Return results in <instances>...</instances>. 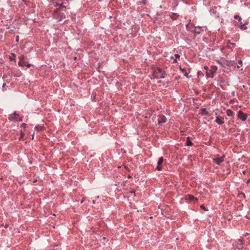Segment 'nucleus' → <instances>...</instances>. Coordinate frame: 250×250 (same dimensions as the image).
Listing matches in <instances>:
<instances>
[{"mask_svg": "<svg viewBox=\"0 0 250 250\" xmlns=\"http://www.w3.org/2000/svg\"><path fill=\"white\" fill-rule=\"evenodd\" d=\"M65 8V6L62 5V4L59 5V7L56 8L53 13V17L56 19L58 21H61L62 19L65 18V15L62 12V11H64L63 9Z\"/></svg>", "mask_w": 250, "mask_h": 250, "instance_id": "f257e3e1", "label": "nucleus"}, {"mask_svg": "<svg viewBox=\"0 0 250 250\" xmlns=\"http://www.w3.org/2000/svg\"><path fill=\"white\" fill-rule=\"evenodd\" d=\"M153 75L157 79L165 78V73L159 67L155 68L153 70Z\"/></svg>", "mask_w": 250, "mask_h": 250, "instance_id": "f03ea898", "label": "nucleus"}, {"mask_svg": "<svg viewBox=\"0 0 250 250\" xmlns=\"http://www.w3.org/2000/svg\"><path fill=\"white\" fill-rule=\"evenodd\" d=\"M217 68L215 66H211L208 71L206 72L207 77L213 78L214 74L216 73Z\"/></svg>", "mask_w": 250, "mask_h": 250, "instance_id": "7ed1b4c3", "label": "nucleus"}, {"mask_svg": "<svg viewBox=\"0 0 250 250\" xmlns=\"http://www.w3.org/2000/svg\"><path fill=\"white\" fill-rule=\"evenodd\" d=\"M9 119L12 121H19L21 120L20 115L16 113L10 115L9 117Z\"/></svg>", "mask_w": 250, "mask_h": 250, "instance_id": "20e7f679", "label": "nucleus"}, {"mask_svg": "<svg viewBox=\"0 0 250 250\" xmlns=\"http://www.w3.org/2000/svg\"><path fill=\"white\" fill-rule=\"evenodd\" d=\"M238 117L242 121H245L247 119L248 115L247 114L244 113L241 111H239L238 113Z\"/></svg>", "mask_w": 250, "mask_h": 250, "instance_id": "39448f33", "label": "nucleus"}, {"mask_svg": "<svg viewBox=\"0 0 250 250\" xmlns=\"http://www.w3.org/2000/svg\"><path fill=\"white\" fill-rule=\"evenodd\" d=\"M164 162V158L163 157H161L159 158L158 163H157V166L156 168V169L158 171H161L162 169V167L161 166L162 164Z\"/></svg>", "mask_w": 250, "mask_h": 250, "instance_id": "423d86ee", "label": "nucleus"}, {"mask_svg": "<svg viewBox=\"0 0 250 250\" xmlns=\"http://www.w3.org/2000/svg\"><path fill=\"white\" fill-rule=\"evenodd\" d=\"M19 64L20 66H27L28 67L30 66V64H27L23 60V56L20 57V61L19 62Z\"/></svg>", "mask_w": 250, "mask_h": 250, "instance_id": "0eeeda50", "label": "nucleus"}, {"mask_svg": "<svg viewBox=\"0 0 250 250\" xmlns=\"http://www.w3.org/2000/svg\"><path fill=\"white\" fill-rule=\"evenodd\" d=\"M225 156H222L221 157H216L213 159V161L218 165H219L222 162L224 161V158Z\"/></svg>", "mask_w": 250, "mask_h": 250, "instance_id": "6e6552de", "label": "nucleus"}, {"mask_svg": "<svg viewBox=\"0 0 250 250\" xmlns=\"http://www.w3.org/2000/svg\"><path fill=\"white\" fill-rule=\"evenodd\" d=\"M187 199L191 202H195L197 201V199L192 195H188Z\"/></svg>", "mask_w": 250, "mask_h": 250, "instance_id": "1a4fd4ad", "label": "nucleus"}, {"mask_svg": "<svg viewBox=\"0 0 250 250\" xmlns=\"http://www.w3.org/2000/svg\"><path fill=\"white\" fill-rule=\"evenodd\" d=\"M166 121H167V118L165 116H162L161 117V118L159 121V124L164 123H166Z\"/></svg>", "mask_w": 250, "mask_h": 250, "instance_id": "9d476101", "label": "nucleus"}, {"mask_svg": "<svg viewBox=\"0 0 250 250\" xmlns=\"http://www.w3.org/2000/svg\"><path fill=\"white\" fill-rule=\"evenodd\" d=\"M227 114L228 116H233L234 115V113L231 110L228 109L227 110Z\"/></svg>", "mask_w": 250, "mask_h": 250, "instance_id": "9b49d317", "label": "nucleus"}, {"mask_svg": "<svg viewBox=\"0 0 250 250\" xmlns=\"http://www.w3.org/2000/svg\"><path fill=\"white\" fill-rule=\"evenodd\" d=\"M180 70L181 71L184 73V75L187 77H188V73L186 71V69L185 68H180Z\"/></svg>", "mask_w": 250, "mask_h": 250, "instance_id": "f8f14e48", "label": "nucleus"}, {"mask_svg": "<svg viewBox=\"0 0 250 250\" xmlns=\"http://www.w3.org/2000/svg\"><path fill=\"white\" fill-rule=\"evenodd\" d=\"M216 122L219 125H222L224 123L223 121H222L221 119L219 118L218 117H217V119H216Z\"/></svg>", "mask_w": 250, "mask_h": 250, "instance_id": "ddd939ff", "label": "nucleus"}, {"mask_svg": "<svg viewBox=\"0 0 250 250\" xmlns=\"http://www.w3.org/2000/svg\"><path fill=\"white\" fill-rule=\"evenodd\" d=\"M187 145L188 146H190L192 145V143L191 142V141L189 140V137L188 138L187 142H186Z\"/></svg>", "mask_w": 250, "mask_h": 250, "instance_id": "4468645a", "label": "nucleus"}, {"mask_svg": "<svg viewBox=\"0 0 250 250\" xmlns=\"http://www.w3.org/2000/svg\"><path fill=\"white\" fill-rule=\"evenodd\" d=\"M42 127L41 126H36L35 127V129L36 130H37L38 131L39 130H41L42 129Z\"/></svg>", "mask_w": 250, "mask_h": 250, "instance_id": "2eb2a0df", "label": "nucleus"}, {"mask_svg": "<svg viewBox=\"0 0 250 250\" xmlns=\"http://www.w3.org/2000/svg\"><path fill=\"white\" fill-rule=\"evenodd\" d=\"M240 29L241 30H244L247 29V27H246V25L243 24V25H241Z\"/></svg>", "mask_w": 250, "mask_h": 250, "instance_id": "dca6fc26", "label": "nucleus"}, {"mask_svg": "<svg viewBox=\"0 0 250 250\" xmlns=\"http://www.w3.org/2000/svg\"><path fill=\"white\" fill-rule=\"evenodd\" d=\"M234 18H235V19H236V20H238L239 21H241V18H240L238 15H235V16H234Z\"/></svg>", "mask_w": 250, "mask_h": 250, "instance_id": "f3484780", "label": "nucleus"}, {"mask_svg": "<svg viewBox=\"0 0 250 250\" xmlns=\"http://www.w3.org/2000/svg\"><path fill=\"white\" fill-rule=\"evenodd\" d=\"M202 113L204 114H207V111H206V109H202Z\"/></svg>", "mask_w": 250, "mask_h": 250, "instance_id": "a211bd4d", "label": "nucleus"}, {"mask_svg": "<svg viewBox=\"0 0 250 250\" xmlns=\"http://www.w3.org/2000/svg\"><path fill=\"white\" fill-rule=\"evenodd\" d=\"M204 68L206 70V72L207 71H208L209 69H208V67L207 66H205Z\"/></svg>", "mask_w": 250, "mask_h": 250, "instance_id": "6ab92c4d", "label": "nucleus"}, {"mask_svg": "<svg viewBox=\"0 0 250 250\" xmlns=\"http://www.w3.org/2000/svg\"><path fill=\"white\" fill-rule=\"evenodd\" d=\"M175 57L176 59H178V58H180V55L179 54H175Z\"/></svg>", "mask_w": 250, "mask_h": 250, "instance_id": "aec40b11", "label": "nucleus"}, {"mask_svg": "<svg viewBox=\"0 0 250 250\" xmlns=\"http://www.w3.org/2000/svg\"><path fill=\"white\" fill-rule=\"evenodd\" d=\"M201 208L204 209V210H206V208H205V207L204 206V205H201Z\"/></svg>", "mask_w": 250, "mask_h": 250, "instance_id": "412c9836", "label": "nucleus"}, {"mask_svg": "<svg viewBox=\"0 0 250 250\" xmlns=\"http://www.w3.org/2000/svg\"><path fill=\"white\" fill-rule=\"evenodd\" d=\"M26 125V124H25L24 123H23L22 124V126L24 128L25 127Z\"/></svg>", "mask_w": 250, "mask_h": 250, "instance_id": "4be33fe9", "label": "nucleus"}, {"mask_svg": "<svg viewBox=\"0 0 250 250\" xmlns=\"http://www.w3.org/2000/svg\"><path fill=\"white\" fill-rule=\"evenodd\" d=\"M234 64V67H237V68H239V66L238 65V66H236L235 64Z\"/></svg>", "mask_w": 250, "mask_h": 250, "instance_id": "5701e85b", "label": "nucleus"}, {"mask_svg": "<svg viewBox=\"0 0 250 250\" xmlns=\"http://www.w3.org/2000/svg\"><path fill=\"white\" fill-rule=\"evenodd\" d=\"M238 63L241 64L242 63V61H241V60H239V62H238Z\"/></svg>", "mask_w": 250, "mask_h": 250, "instance_id": "b1692460", "label": "nucleus"}, {"mask_svg": "<svg viewBox=\"0 0 250 250\" xmlns=\"http://www.w3.org/2000/svg\"><path fill=\"white\" fill-rule=\"evenodd\" d=\"M130 192H131V193H134V190H131V191H130Z\"/></svg>", "mask_w": 250, "mask_h": 250, "instance_id": "393cba45", "label": "nucleus"}, {"mask_svg": "<svg viewBox=\"0 0 250 250\" xmlns=\"http://www.w3.org/2000/svg\"><path fill=\"white\" fill-rule=\"evenodd\" d=\"M22 135H23V133H21V137H22Z\"/></svg>", "mask_w": 250, "mask_h": 250, "instance_id": "a878e982", "label": "nucleus"}, {"mask_svg": "<svg viewBox=\"0 0 250 250\" xmlns=\"http://www.w3.org/2000/svg\"><path fill=\"white\" fill-rule=\"evenodd\" d=\"M103 239L104 240H105V237H104L103 238Z\"/></svg>", "mask_w": 250, "mask_h": 250, "instance_id": "bb28decb", "label": "nucleus"}, {"mask_svg": "<svg viewBox=\"0 0 250 250\" xmlns=\"http://www.w3.org/2000/svg\"><path fill=\"white\" fill-rule=\"evenodd\" d=\"M34 138V134L32 136V139Z\"/></svg>", "mask_w": 250, "mask_h": 250, "instance_id": "cd10ccee", "label": "nucleus"}]
</instances>
